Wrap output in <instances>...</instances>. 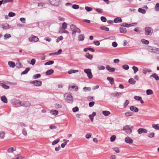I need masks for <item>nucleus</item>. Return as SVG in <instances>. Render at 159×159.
Instances as JSON below:
<instances>
[{"label":"nucleus","instance_id":"f257e3e1","mask_svg":"<svg viewBox=\"0 0 159 159\" xmlns=\"http://www.w3.org/2000/svg\"><path fill=\"white\" fill-rule=\"evenodd\" d=\"M70 28L71 30L72 31V34L75 35V33H81V30H80L77 28L75 25H72L70 26Z\"/></svg>","mask_w":159,"mask_h":159},{"label":"nucleus","instance_id":"f03ea898","mask_svg":"<svg viewBox=\"0 0 159 159\" xmlns=\"http://www.w3.org/2000/svg\"><path fill=\"white\" fill-rule=\"evenodd\" d=\"M145 34L146 35H151L153 32V30L150 27H146L145 28Z\"/></svg>","mask_w":159,"mask_h":159},{"label":"nucleus","instance_id":"7ed1b4c3","mask_svg":"<svg viewBox=\"0 0 159 159\" xmlns=\"http://www.w3.org/2000/svg\"><path fill=\"white\" fill-rule=\"evenodd\" d=\"M66 95V102L69 103H72L73 102V98L72 95L70 94H68L67 93L66 94H65V95Z\"/></svg>","mask_w":159,"mask_h":159},{"label":"nucleus","instance_id":"20e7f679","mask_svg":"<svg viewBox=\"0 0 159 159\" xmlns=\"http://www.w3.org/2000/svg\"><path fill=\"white\" fill-rule=\"evenodd\" d=\"M129 126V125H126L124 126L123 127V130H124L128 134H129L132 133V130Z\"/></svg>","mask_w":159,"mask_h":159},{"label":"nucleus","instance_id":"39448f33","mask_svg":"<svg viewBox=\"0 0 159 159\" xmlns=\"http://www.w3.org/2000/svg\"><path fill=\"white\" fill-rule=\"evenodd\" d=\"M84 72L87 74L89 79H91L92 78L93 75L90 69H85L84 70Z\"/></svg>","mask_w":159,"mask_h":159},{"label":"nucleus","instance_id":"423d86ee","mask_svg":"<svg viewBox=\"0 0 159 159\" xmlns=\"http://www.w3.org/2000/svg\"><path fill=\"white\" fill-rule=\"evenodd\" d=\"M61 0H49L50 3L52 5L56 6H58Z\"/></svg>","mask_w":159,"mask_h":159},{"label":"nucleus","instance_id":"0eeeda50","mask_svg":"<svg viewBox=\"0 0 159 159\" xmlns=\"http://www.w3.org/2000/svg\"><path fill=\"white\" fill-rule=\"evenodd\" d=\"M19 104L21 106L28 107L30 106V103L28 101H21L20 102Z\"/></svg>","mask_w":159,"mask_h":159},{"label":"nucleus","instance_id":"6e6552de","mask_svg":"<svg viewBox=\"0 0 159 159\" xmlns=\"http://www.w3.org/2000/svg\"><path fill=\"white\" fill-rule=\"evenodd\" d=\"M28 39L29 41H34V42H37L39 40V38L37 36L34 35H32Z\"/></svg>","mask_w":159,"mask_h":159},{"label":"nucleus","instance_id":"1a4fd4ad","mask_svg":"<svg viewBox=\"0 0 159 159\" xmlns=\"http://www.w3.org/2000/svg\"><path fill=\"white\" fill-rule=\"evenodd\" d=\"M30 83L34 84L35 86H41L42 82L41 81L39 80H35L31 81Z\"/></svg>","mask_w":159,"mask_h":159},{"label":"nucleus","instance_id":"9d476101","mask_svg":"<svg viewBox=\"0 0 159 159\" xmlns=\"http://www.w3.org/2000/svg\"><path fill=\"white\" fill-rule=\"evenodd\" d=\"M0 26L3 29L7 30L11 28V26L7 23H5L3 24L0 25Z\"/></svg>","mask_w":159,"mask_h":159},{"label":"nucleus","instance_id":"9b49d317","mask_svg":"<svg viewBox=\"0 0 159 159\" xmlns=\"http://www.w3.org/2000/svg\"><path fill=\"white\" fill-rule=\"evenodd\" d=\"M137 131L139 134H141L142 133H147L148 132V131L146 129L142 128L139 129Z\"/></svg>","mask_w":159,"mask_h":159},{"label":"nucleus","instance_id":"f8f14e48","mask_svg":"<svg viewBox=\"0 0 159 159\" xmlns=\"http://www.w3.org/2000/svg\"><path fill=\"white\" fill-rule=\"evenodd\" d=\"M151 50V52L159 54V48H157L155 47H152Z\"/></svg>","mask_w":159,"mask_h":159},{"label":"nucleus","instance_id":"ddd939ff","mask_svg":"<svg viewBox=\"0 0 159 159\" xmlns=\"http://www.w3.org/2000/svg\"><path fill=\"white\" fill-rule=\"evenodd\" d=\"M106 68L107 69V70L110 72H114L115 71V68L111 67L108 65L106 66Z\"/></svg>","mask_w":159,"mask_h":159},{"label":"nucleus","instance_id":"4468645a","mask_svg":"<svg viewBox=\"0 0 159 159\" xmlns=\"http://www.w3.org/2000/svg\"><path fill=\"white\" fill-rule=\"evenodd\" d=\"M130 110L132 111H134L135 112H138L139 110L136 107H135L134 106H131L130 107Z\"/></svg>","mask_w":159,"mask_h":159},{"label":"nucleus","instance_id":"2eb2a0df","mask_svg":"<svg viewBox=\"0 0 159 159\" xmlns=\"http://www.w3.org/2000/svg\"><path fill=\"white\" fill-rule=\"evenodd\" d=\"M125 142L127 143L131 144L133 143V140L129 137H127L125 139Z\"/></svg>","mask_w":159,"mask_h":159},{"label":"nucleus","instance_id":"dca6fc26","mask_svg":"<svg viewBox=\"0 0 159 159\" xmlns=\"http://www.w3.org/2000/svg\"><path fill=\"white\" fill-rule=\"evenodd\" d=\"M121 94V93L120 92H115L113 93H111V95L113 97H116L118 96Z\"/></svg>","mask_w":159,"mask_h":159},{"label":"nucleus","instance_id":"f3484780","mask_svg":"<svg viewBox=\"0 0 159 159\" xmlns=\"http://www.w3.org/2000/svg\"><path fill=\"white\" fill-rule=\"evenodd\" d=\"M96 115V113L95 112H93L92 114L89 115V118H90L91 121L92 122L93 121V117L95 116Z\"/></svg>","mask_w":159,"mask_h":159},{"label":"nucleus","instance_id":"a211bd4d","mask_svg":"<svg viewBox=\"0 0 159 159\" xmlns=\"http://www.w3.org/2000/svg\"><path fill=\"white\" fill-rule=\"evenodd\" d=\"M122 19L120 17H118L115 18L114 20V22L115 23H120L122 22Z\"/></svg>","mask_w":159,"mask_h":159},{"label":"nucleus","instance_id":"6ab92c4d","mask_svg":"<svg viewBox=\"0 0 159 159\" xmlns=\"http://www.w3.org/2000/svg\"><path fill=\"white\" fill-rule=\"evenodd\" d=\"M107 80L110 81V83L111 85H113L114 84V79L111 77H107Z\"/></svg>","mask_w":159,"mask_h":159},{"label":"nucleus","instance_id":"aec40b11","mask_svg":"<svg viewBox=\"0 0 159 159\" xmlns=\"http://www.w3.org/2000/svg\"><path fill=\"white\" fill-rule=\"evenodd\" d=\"M150 77H153L155 79L157 80H159V77L158 76L156 73H154L151 75Z\"/></svg>","mask_w":159,"mask_h":159},{"label":"nucleus","instance_id":"412c9836","mask_svg":"<svg viewBox=\"0 0 159 159\" xmlns=\"http://www.w3.org/2000/svg\"><path fill=\"white\" fill-rule=\"evenodd\" d=\"M50 113L56 116L58 114V111L54 110H51L50 111Z\"/></svg>","mask_w":159,"mask_h":159},{"label":"nucleus","instance_id":"4be33fe9","mask_svg":"<svg viewBox=\"0 0 159 159\" xmlns=\"http://www.w3.org/2000/svg\"><path fill=\"white\" fill-rule=\"evenodd\" d=\"M63 141L64 142L61 144V146L62 148H63L65 147V146L66 145L67 143L69 141L68 140L65 139H64Z\"/></svg>","mask_w":159,"mask_h":159},{"label":"nucleus","instance_id":"5701e85b","mask_svg":"<svg viewBox=\"0 0 159 159\" xmlns=\"http://www.w3.org/2000/svg\"><path fill=\"white\" fill-rule=\"evenodd\" d=\"M53 72V70L51 69L47 70L46 72V74L48 75H50L52 74Z\"/></svg>","mask_w":159,"mask_h":159},{"label":"nucleus","instance_id":"b1692460","mask_svg":"<svg viewBox=\"0 0 159 159\" xmlns=\"http://www.w3.org/2000/svg\"><path fill=\"white\" fill-rule=\"evenodd\" d=\"M1 100L4 103H7V98L5 96H2Z\"/></svg>","mask_w":159,"mask_h":159},{"label":"nucleus","instance_id":"393cba45","mask_svg":"<svg viewBox=\"0 0 159 159\" xmlns=\"http://www.w3.org/2000/svg\"><path fill=\"white\" fill-rule=\"evenodd\" d=\"M152 72V70L149 69L145 68L143 70V72L144 74H146L147 72Z\"/></svg>","mask_w":159,"mask_h":159},{"label":"nucleus","instance_id":"a878e982","mask_svg":"<svg viewBox=\"0 0 159 159\" xmlns=\"http://www.w3.org/2000/svg\"><path fill=\"white\" fill-rule=\"evenodd\" d=\"M85 56L86 57L90 60L92 59L93 57V55L90 54L89 53H86Z\"/></svg>","mask_w":159,"mask_h":159},{"label":"nucleus","instance_id":"bb28decb","mask_svg":"<svg viewBox=\"0 0 159 159\" xmlns=\"http://www.w3.org/2000/svg\"><path fill=\"white\" fill-rule=\"evenodd\" d=\"M30 67H28L26 68L25 70L23 71L21 74V75H25L27 74L28 71L30 70Z\"/></svg>","mask_w":159,"mask_h":159},{"label":"nucleus","instance_id":"cd10ccee","mask_svg":"<svg viewBox=\"0 0 159 159\" xmlns=\"http://www.w3.org/2000/svg\"><path fill=\"white\" fill-rule=\"evenodd\" d=\"M103 114L106 116H108L111 114L110 112L108 111H102Z\"/></svg>","mask_w":159,"mask_h":159},{"label":"nucleus","instance_id":"c85d7f7f","mask_svg":"<svg viewBox=\"0 0 159 159\" xmlns=\"http://www.w3.org/2000/svg\"><path fill=\"white\" fill-rule=\"evenodd\" d=\"M79 40L80 41H82L84 39V34L80 35L78 36Z\"/></svg>","mask_w":159,"mask_h":159},{"label":"nucleus","instance_id":"c756f323","mask_svg":"<svg viewBox=\"0 0 159 159\" xmlns=\"http://www.w3.org/2000/svg\"><path fill=\"white\" fill-rule=\"evenodd\" d=\"M120 32L121 33H125L127 32L126 29L125 28H123L122 27H120Z\"/></svg>","mask_w":159,"mask_h":159},{"label":"nucleus","instance_id":"7c9ffc66","mask_svg":"<svg viewBox=\"0 0 159 159\" xmlns=\"http://www.w3.org/2000/svg\"><path fill=\"white\" fill-rule=\"evenodd\" d=\"M129 83L132 84H134L136 83V81L133 78H130L128 81Z\"/></svg>","mask_w":159,"mask_h":159},{"label":"nucleus","instance_id":"2f4dec72","mask_svg":"<svg viewBox=\"0 0 159 159\" xmlns=\"http://www.w3.org/2000/svg\"><path fill=\"white\" fill-rule=\"evenodd\" d=\"M8 64L10 66L12 67H15L16 65L15 62L13 61H9L8 62Z\"/></svg>","mask_w":159,"mask_h":159},{"label":"nucleus","instance_id":"473e14b6","mask_svg":"<svg viewBox=\"0 0 159 159\" xmlns=\"http://www.w3.org/2000/svg\"><path fill=\"white\" fill-rule=\"evenodd\" d=\"M78 71H79L78 70H70L68 71V73L69 74H71L72 73L78 72Z\"/></svg>","mask_w":159,"mask_h":159},{"label":"nucleus","instance_id":"72a5a7b5","mask_svg":"<svg viewBox=\"0 0 159 159\" xmlns=\"http://www.w3.org/2000/svg\"><path fill=\"white\" fill-rule=\"evenodd\" d=\"M141 42L142 43L145 44H148L149 43V42L147 40H146L144 39H143L141 40Z\"/></svg>","mask_w":159,"mask_h":159},{"label":"nucleus","instance_id":"f704fd0d","mask_svg":"<svg viewBox=\"0 0 159 159\" xmlns=\"http://www.w3.org/2000/svg\"><path fill=\"white\" fill-rule=\"evenodd\" d=\"M16 147L11 148H10L9 149H8L7 150V151H8V152H12L13 151L16 150Z\"/></svg>","mask_w":159,"mask_h":159},{"label":"nucleus","instance_id":"c9c22d12","mask_svg":"<svg viewBox=\"0 0 159 159\" xmlns=\"http://www.w3.org/2000/svg\"><path fill=\"white\" fill-rule=\"evenodd\" d=\"M133 114V113L130 111H128L125 113V116L127 117L132 116Z\"/></svg>","mask_w":159,"mask_h":159},{"label":"nucleus","instance_id":"e433bc0d","mask_svg":"<svg viewBox=\"0 0 159 159\" xmlns=\"http://www.w3.org/2000/svg\"><path fill=\"white\" fill-rule=\"evenodd\" d=\"M153 93V91L151 89H148L146 91V94L147 95H150Z\"/></svg>","mask_w":159,"mask_h":159},{"label":"nucleus","instance_id":"4c0bfd02","mask_svg":"<svg viewBox=\"0 0 159 159\" xmlns=\"http://www.w3.org/2000/svg\"><path fill=\"white\" fill-rule=\"evenodd\" d=\"M152 127L155 129L159 130V125L157 124L156 125L153 124L152 125Z\"/></svg>","mask_w":159,"mask_h":159},{"label":"nucleus","instance_id":"58836bf2","mask_svg":"<svg viewBox=\"0 0 159 159\" xmlns=\"http://www.w3.org/2000/svg\"><path fill=\"white\" fill-rule=\"evenodd\" d=\"M83 89V90L85 92H86L87 91H89L91 90V88L90 87H84Z\"/></svg>","mask_w":159,"mask_h":159},{"label":"nucleus","instance_id":"ea45409f","mask_svg":"<svg viewBox=\"0 0 159 159\" xmlns=\"http://www.w3.org/2000/svg\"><path fill=\"white\" fill-rule=\"evenodd\" d=\"M60 141L59 139H57L54 141L52 143V145H54L55 144H57Z\"/></svg>","mask_w":159,"mask_h":159},{"label":"nucleus","instance_id":"a19ab883","mask_svg":"<svg viewBox=\"0 0 159 159\" xmlns=\"http://www.w3.org/2000/svg\"><path fill=\"white\" fill-rule=\"evenodd\" d=\"M11 37V35L10 34H5L4 36V38L5 39H7Z\"/></svg>","mask_w":159,"mask_h":159},{"label":"nucleus","instance_id":"79ce46f5","mask_svg":"<svg viewBox=\"0 0 159 159\" xmlns=\"http://www.w3.org/2000/svg\"><path fill=\"white\" fill-rule=\"evenodd\" d=\"M138 11L140 13H141L143 14H145L146 13V11L143 9L141 8H139L138 10Z\"/></svg>","mask_w":159,"mask_h":159},{"label":"nucleus","instance_id":"37998d69","mask_svg":"<svg viewBox=\"0 0 159 159\" xmlns=\"http://www.w3.org/2000/svg\"><path fill=\"white\" fill-rule=\"evenodd\" d=\"M54 61H47L45 63L44 65H50L54 63Z\"/></svg>","mask_w":159,"mask_h":159},{"label":"nucleus","instance_id":"c03bdc74","mask_svg":"<svg viewBox=\"0 0 159 159\" xmlns=\"http://www.w3.org/2000/svg\"><path fill=\"white\" fill-rule=\"evenodd\" d=\"M100 28L102 30H103L107 31L109 30V29L108 28L104 26H101L100 27Z\"/></svg>","mask_w":159,"mask_h":159},{"label":"nucleus","instance_id":"a18cd8bd","mask_svg":"<svg viewBox=\"0 0 159 159\" xmlns=\"http://www.w3.org/2000/svg\"><path fill=\"white\" fill-rule=\"evenodd\" d=\"M155 10L156 11H159V3H157L156 4Z\"/></svg>","mask_w":159,"mask_h":159},{"label":"nucleus","instance_id":"49530a36","mask_svg":"<svg viewBox=\"0 0 159 159\" xmlns=\"http://www.w3.org/2000/svg\"><path fill=\"white\" fill-rule=\"evenodd\" d=\"M22 133L25 136L27 135V132L25 128H23L22 130Z\"/></svg>","mask_w":159,"mask_h":159},{"label":"nucleus","instance_id":"de8ad7c7","mask_svg":"<svg viewBox=\"0 0 159 159\" xmlns=\"http://www.w3.org/2000/svg\"><path fill=\"white\" fill-rule=\"evenodd\" d=\"M132 69L134 70V74H135L139 70L138 68L137 67L134 66L132 67Z\"/></svg>","mask_w":159,"mask_h":159},{"label":"nucleus","instance_id":"09e8293b","mask_svg":"<svg viewBox=\"0 0 159 159\" xmlns=\"http://www.w3.org/2000/svg\"><path fill=\"white\" fill-rule=\"evenodd\" d=\"M67 24L66 22H64L62 24V29H65L67 28Z\"/></svg>","mask_w":159,"mask_h":159},{"label":"nucleus","instance_id":"8fccbe9b","mask_svg":"<svg viewBox=\"0 0 159 159\" xmlns=\"http://www.w3.org/2000/svg\"><path fill=\"white\" fill-rule=\"evenodd\" d=\"M155 134L154 133H151L148 135V137L150 138H152L154 137Z\"/></svg>","mask_w":159,"mask_h":159},{"label":"nucleus","instance_id":"3c124183","mask_svg":"<svg viewBox=\"0 0 159 159\" xmlns=\"http://www.w3.org/2000/svg\"><path fill=\"white\" fill-rule=\"evenodd\" d=\"M41 77V75L39 74L35 75L33 76L34 79H36Z\"/></svg>","mask_w":159,"mask_h":159},{"label":"nucleus","instance_id":"603ef678","mask_svg":"<svg viewBox=\"0 0 159 159\" xmlns=\"http://www.w3.org/2000/svg\"><path fill=\"white\" fill-rule=\"evenodd\" d=\"M129 101L128 100H126L124 104V108L126 107L129 104Z\"/></svg>","mask_w":159,"mask_h":159},{"label":"nucleus","instance_id":"864d4df0","mask_svg":"<svg viewBox=\"0 0 159 159\" xmlns=\"http://www.w3.org/2000/svg\"><path fill=\"white\" fill-rule=\"evenodd\" d=\"M62 52V49H59L57 52L54 53V54H55V55H59V54H60Z\"/></svg>","mask_w":159,"mask_h":159},{"label":"nucleus","instance_id":"5fc2aeb1","mask_svg":"<svg viewBox=\"0 0 159 159\" xmlns=\"http://www.w3.org/2000/svg\"><path fill=\"white\" fill-rule=\"evenodd\" d=\"M116 138V136L115 135H112L110 138V141L112 142L115 141Z\"/></svg>","mask_w":159,"mask_h":159},{"label":"nucleus","instance_id":"6e6d98bb","mask_svg":"<svg viewBox=\"0 0 159 159\" xmlns=\"http://www.w3.org/2000/svg\"><path fill=\"white\" fill-rule=\"evenodd\" d=\"M13 159H22V157L20 155H17L13 158Z\"/></svg>","mask_w":159,"mask_h":159},{"label":"nucleus","instance_id":"4d7b16f0","mask_svg":"<svg viewBox=\"0 0 159 159\" xmlns=\"http://www.w3.org/2000/svg\"><path fill=\"white\" fill-rule=\"evenodd\" d=\"M85 9L88 11H90L92 10V8L89 7H85Z\"/></svg>","mask_w":159,"mask_h":159},{"label":"nucleus","instance_id":"13d9d810","mask_svg":"<svg viewBox=\"0 0 159 159\" xmlns=\"http://www.w3.org/2000/svg\"><path fill=\"white\" fill-rule=\"evenodd\" d=\"M122 68L123 69L125 70H128L129 69V66L127 65H124L122 66Z\"/></svg>","mask_w":159,"mask_h":159},{"label":"nucleus","instance_id":"bf43d9fd","mask_svg":"<svg viewBox=\"0 0 159 159\" xmlns=\"http://www.w3.org/2000/svg\"><path fill=\"white\" fill-rule=\"evenodd\" d=\"M5 133L4 132H0V138L2 139H3L5 136Z\"/></svg>","mask_w":159,"mask_h":159},{"label":"nucleus","instance_id":"052dcab7","mask_svg":"<svg viewBox=\"0 0 159 159\" xmlns=\"http://www.w3.org/2000/svg\"><path fill=\"white\" fill-rule=\"evenodd\" d=\"M63 37L62 36H60L56 40V42L57 43L59 41L62 40L63 39Z\"/></svg>","mask_w":159,"mask_h":159},{"label":"nucleus","instance_id":"680f3d73","mask_svg":"<svg viewBox=\"0 0 159 159\" xmlns=\"http://www.w3.org/2000/svg\"><path fill=\"white\" fill-rule=\"evenodd\" d=\"M134 98L136 100L140 101L141 100L142 98L140 97L135 96L134 97Z\"/></svg>","mask_w":159,"mask_h":159},{"label":"nucleus","instance_id":"e2e57ef3","mask_svg":"<svg viewBox=\"0 0 159 159\" xmlns=\"http://www.w3.org/2000/svg\"><path fill=\"white\" fill-rule=\"evenodd\" d=\"M79 110V108L77 107H75L72 108V111L74 112H76L78 111Z\"/></svg>","mask_w":159,"mask_h":159},{"label":"nucleus","instance_id":"0e129e2a","mask_svg":"<svg viewBox=\"0 0 159 159\" xmlns=\"http://www.w3.org/2000/svg\"><path fill=\"white\" fill-rule=\"evenodd\" d=\"M61 33H66V34H69V32L66 30H65V29H62L61 30Z\"/></svg>","mask_w":159,"mask_h":159},{"label":"nucleus","instance_id":"69168bd1","mask_svg":"<svg viewBox=\"0 0 159 159\" xmlns=\"http://www.w3.org/2000/svg\"><path fill=\"white\" fill-rule=\"evenodd\" d=\"M16 15V14L15 13L12 12H10L8 13V16L9 17H13L15 16Z\"/></svg>","mask_w":159,"mask_h":159},{"label":"nucleus","instance_id":"338daca9","mask_svg":"<svg viewBox=\"0 0 159 159\" xmlns=\"http://www.w3.org/2000/svg\"><path fill=\"white\" fill-rule=\"evenodd\" d=\"M2 88L5 89H9V86L5 84H3L1 85Z\"/></svg>","mask_w":159,"mask_h":159},{"label":"nucleus","instance_id":"774afa93","mask_svg":"<svg viewBox=\"0 0 159 159\" xmlns=\"http://www.w3.org/2000/svg\"><path fill=\"white\" fill-rule=\"evenodd\" d=\"M101 19L102 21L105 22L107 21V19L104 16H102L101 17Z\"/></svg>","mask_w":159,"mask_h":159}]
</instances>
